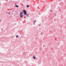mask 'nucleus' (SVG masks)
<instances>
[{"label": "nucleus", "mask_w": 66, "mask_h": 66, "mask_svg": "<svg viewBox=\"0 0 66 66\" xmlns=\"http://www.w3.org/2000/svg\"><path fill=\"white\" fill-rule=\"evenodd\" d=\"M23 14V12H21L20 13V18H23V14Z\"/></svg>", "instance_id": "obj_1"}, {"label": "nucleus", "mask_w": 66, "mask_h": 66, "mask_svg": "<svg viewBox=\"0 0 66 66\" xmlns=\"http://www.w3.org/2000/svg\"><path fill=\"white\" fill-rule=\"evenodd\" d=\"M23 12H24V14L25 15H26V16H28L29 15V14H27V12H26V11L25 10H23Z\"/></svg>", "instance_id": "obj_2"}, {"label": "nucleus", "mask_w": 66, "mask_h": 66, "mask_svg": "<svg viewBox=\"0 0 66 66\" xmlns=\"http://www.w3.org/2000/svg\"><path fill=\"white\" fill-rule=\"evenodd\" d=\"M16 37L17 38V37H18L19 36H18V35H17L16 36Z\"/></svg>", "instance_id": "obj_3"}, {"label": "nucleus", "mask_w": 66, "mask_h": 66, "mask_svg": "<svg viewBox=\"0 0 66 66\" xmlns=\"http://www.w3.org/2000/svg\"><path fill=\"white\" fill-rule=\"evenodd\" d=\"M27 7H29V5H28L27 6Z\"/></svg>", "instance_id": "obj_4"}, {"label": "nucleus", "mask_w": 66, "mask_h": 66, "mask_svg": "<svg viewBox=\"0 0 66 66\" xmlns=\"http://www.w3.org/2000/svg\"><path fill=\"white\" fill-rule=\"evenodd\" d=\"M16 7H19V6H18V5H16Z\"/></svg>", "instance_id": "obj_5"}, {"label": "nucleus", "mask_w": 66, "mask_h": 66, "mask_svg": "<svg viewBox=\"0 0 66 66\" xmlns=\"http://www.w3.org/2000/svg\"><path fill=\"white\" fill-rule=\"evenodd\" d=\"M33 57L34 59H35V57L34 56H33Z\"/></svg>", "instance_id": "obj_6"}, {"label": "nucleus", "mask_w": 66, "mask_h": 66, "mask_svg": "<svg viewBox=\"0 0 66 66\" xmlns=\"http://www.w3.org/2000/svg\"><path fill=\"white\" fill-rule=\"evenodd\" d=\"M36 22V21H33V22Z\"/></svg>", "instance_id": "obj_7"}, {"label": "nucleus", "mask_w": 66, "mask_h": 66, "mask_svg": "<svg viewBox=\"0 0 66 66\" xmlns=\"http://www.w3.org/2000/svg\"><path fill=\"white\" fill-rule=\"evenodd\" d=\"M50 12H52V10H51L50 11Z\"/></svg>", "instance_id": "obj_8"}, {"label": "nucleus", "mask_w": 66, "mask_h": 66, "mask_svg": "<svg viewBox=\"0 0 66 66\" xmlns=\"http://www.w3.org/2000/svg\"><path fill=\"white\" fill-rule=\"evenodd\" d=\"M15 4H16V3H15Z\"/></svg>", "instance_id": "obj_9"}]
</instances>
